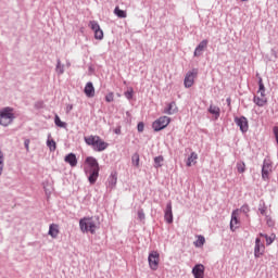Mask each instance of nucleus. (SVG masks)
I'll return each instance as SVG.
<instances>
[{
	"mask_svg": "<svg viewBox=\"0 0 278 278\" xmlns=\"http://www.w3.org/2000/svg\"><path fill=\"white\" fill-rule=\"evenodd\" d=\"M84 92L89 99H92V97H94V86L92 85V83L86 84Z\"/></svg>",
	"mask_w": 278,
	"mask_h": 278,
	"instance_id": "aec40b11",
	"label": "nucleus"
},
{
	"mask_svg": "<svg viewBox=\"0 0 278 278\" xmlns=\"http://www.w3.org/2000/svg\"><path fill=\"white\" fill-rule=\"evenodd\" d=\"M54 123H55L56 127H62V128L66 127V123L62 122V119H60V116H58V115H55V117H54Z\"/></svg>",
	"mask_w": 278,
	"mask_h": 278,
	"instance_id": "bb28decb",
	"label": "nucleus"
},
{
	"mask_svg": "<svg viewBox=\"0 0 278 278\" xmlns=\"http://www.w3.org/2000/svg\"><path fill=\"white\" fill-rule=\"evenodd\" d=\"M205 244V237L198 236V240L194 242V247L201 248Z\"/></svg>",
	"mask_w": 278,
	"mask_h": 278,
	"instance_id": "a878e982",
	"label": "nucleus"
},
{
	"mask_svg": "<svg viewBox=\"0 0 278 278\" xmlns=\"http://www.w3.org/2000/svg\"><path fill=\"white\" fill-rule=\"evenodd\" d=\"M238 216H240V210L237 208L231 214V220H230V229L232 231H236L240 225V220L238 219Z\"/></svg>",
	"mask_w": 278,
	"mask_h": 278,
	"instance_id": "f8f14e48",
	"label": "nucleus"
},
{
	"mask_svg": "<svg viewBox=\"0 0 278 278\" xmlns=\"http://www.w3.org/2000/svg\"><path fill=\"white\" fill-rule=\"evenodd\" d=\"M126 99H131L134 97V89H130L125 92Z\"/></svg>",
	"mask_w": 278,
	"mask_h": 278,
	"instance_id": "e433bc0d",
	"label": "nucleus"
},
{
	"mask_svg": "<svg viewBox=\"0 0 278 278\" xmlns=\"http://www.w3.org/2000/svg\"><path fill=\"white\" fill-rule=\"evenodd\" d=\"M117 181H118V173L116 172L111 173V175L108 178V188H110L111 190H114V188H116Z\"/></svg>",
	"mask_w": 278,
	"mask_h": 278,
	"instance_id": "4468645a",
	"label": "nucleus"
},
{
	"mask_svg": "<svg viewBox=\"0 0 278 278\" xmlns=\"http://www.w3.org/2000/svg\"><path fill=\"white\" fill-rule=\"evenodd\" d=\"M148 262L151 270H157L160 267V253L157 251H152L148 256Z\"/></svg>",
	"mask_w": 278,
	"mask_h": 278,
	"instance_id": "423d86ee",
	"label": "nucleus"
},
{
	"mask_svg": "<svg viewBox=\"0 0 278 278\" xmlns=\"http://www.w3.org/2000/svg\"><path fill=\"white\" fill-rule=\"evenodd\" d=\"M89 27L94 31L96 40H103V29H101V26L97 21H90Z\"/></svg>",
	"mask_w": 278,
	"mask_h": 278,
	"instance_id": "0eeeda50",
	"label": "nucleus"
},
{
	"mask_svg": "<svg viewBox=\"0 0 278 278\" xmlns=\"http://www.w3.org/2000/svg\"><path fill=\"white\" fill-rule=\"evenodd\" d=\"M264 251H266V247L264 245V243H262V240L260 238H256L255 248H254V256L262 257V255H264Z\"/></svg>",
	"mask_w": 278,
	"mask_h": 278,
	"instance_id": "9b49d317",
	"label": "nucleus"
},
{
	"mask_svg": "<svg viewBox=\"0 0 278 278\" xmlns=\"http://www.w3.org/2000/svg\"><path fill=\"white\" fill-rule=\"evenodd\" d=\"M240 212H243V214H249V212H251V210L249 208V205L244 204L243 206H241V208L239 210V214Z\"/></svg>",
	"mask_w": 278,
	"mask_h": 278,
	"instance_id": "c9c22d12",
	"label": "nucleus"
},
{
	"mask_svg": "<svg viewBox=\"0 0 278 278\" xmlns=\"http://www.w3.org/2000/svg\"><path fill=\"white\" fill-rule=\"evenodd\" d=\"M3 161H4L3 152H1L0 150V175L3 173Z\"/></svg>",
	"mask_w": 278,
	"mask_h": 278,
	"instance_id": "f704fd0d",
	"label": "nucleus"
},
{
	"mask_svg": "<svg viewBox=\"0 0 278 278\" xmlns=\"http://www.w3.org/2000/svg\"><path fill=\"white\" fill-rule=\"evenodd\" d=\"M253 101L255 105H258V108H264V104L268 102L266 93L255 96Z\"/></svg>",
	"mask_w": 278,
	"mask_h": 278,
	"instance_id": "dca6fc26",
	"label": "nucleus"
},
{
	"mask_svg": "<svg viewBox=\"0 0 278 278\" xmlns=\"http://www.w3.org/2000/svg\"><path fill=\"white\" fill-rule=\"evenodd\" d=\"M197 75H199V72L197 70H193L186 74L185 88H192V86H194V79H197Z\"/></svg>",
	"mask_w": 278,
	"mask_h": 278,
	"instance_id": "6e6552de",
	"label": "nucleus"
},
{
	"mask_svg": "<svg viewBox=\"0 0 278 278\" xmlns=\"http://www.w3.org/2000/svg\"><path fill=\"white\" fill-rule=\"evenodd\" d=\"M208 112L210 114H213L215 116V118H218L220 116V108L211 104L208 108Z\"/></svg>",
	"mask_w": 278,
	"mask_h": 278,
	"instance_id": "4be33fe9",
	"label": "nucleus"
},
{
	"mask_svg": "<svg viewBox=\"0 0 278 278\" xmlns=\"http://www.w3.org/2000/svg\"><path fill=\"white\" fill-rule=\"evenodd\" d=\"M179 112V109L177 108V103L170 102L167 104V108L164 109V114H177Z\"/></svg>",
	"mask_w": 278,
	"mask_h": 278,
	"instance_id": "a211bd4d",
	"label": "nucleus"
},
{
	"mask_svg": "<svg viewBox=\"0 0 278 278\" xmlns=\"http://www.w3.org/2000/svg\"><path fill=\"white\" fill-rule=\"evenodd\" d=\"M48 236L51 238H58V236H60V225L51 224L49 227Z\"/></svg>",
	"mask_w": 278,
	"mask_h": 278,
	"instance_id": "6ab92c4d",
	"label": "nucleus"
},
{
	"mask_svg": "<svg viewBox=\"0 0 278 278\" xmlns=\"http://www.w3.org/2000/svg\"><path fill=\"white\" fill-rule=\"evenodd\" d=\"M79 227L83 233H91L94 236L97 230L101 227V222H99V217H84L79 220Z\"/></svg>",
	"mask_w": 278,
	"mask_h": 278,
	"instance_id": "f03ea898",
	"label": "nucleus"
},
{
	"mask_svg": "<svg viewBox=\"0 0 278 278\" xmlns=\"http://www.w3.org/2000/svg\"><path fill=\"white\" fill-rule=\"evenodd\" d=\"M162 162H164V156H156L154 159L155 168H160L162 166Z\"/></svg>",
	"mask_w": 278,
	"mask_h": 278,
	"instance_id": "7c9ffc66",
	"label": "nucleus"
},
{
	"mask_svg": "<svg viewBox=\"0 0 278 278\" xmlns=\"http://www.w3.org/2000/svg\"><path fill=\"white\" fill-rule=\"evenodd\" d=\"M85 142L86 144L92 147V149L98 152L105 151V149L110 147V144L105 142L103 139H101V137L99 136L91 135L89 137H85Z\"/></svg>",
	"mask_w": 278,
	"mask_h": 278,
	"instance_id": "7ed1b4c3",
	"label": "nucleus"
},
{
	"mask_svg": "<svg viewBox=\"0 0 278 278\" xmlns=\"http://www.w3.org/2000/svg\"><path fill=\"white\" fill-rule=\"evenodd\" d=\"M105 101L108 103H112V101H114V93L113 92H110L105 96Z\"/></svg>",
	"mask_w": 278,
	"mask_h": 278,
	"instance_id": "72a5a7b5",
	"label": "nucleus"
},
{
	"mask_svg": "<svg viewBox=\"0 0 278 278\" xmlns=\"http://www.w3.org/2000/svg\"><path fill=\"white\" fill-rule=\"evenodd\" d=\"M29 142H30L29 139H26V140L24 141L26 151H29Z\"/></svg>",
	"mask_w": 278,
	"mask_h": 278,
	"instance_id": "ea45409f",
	"label": "nucleus"
},
{
	"mask_svg": "<svg viewBox=\"0 0 278 278\" xmlns=\"http://www.w3.org/2000/svg\"><path fill=\"white\" fill-rule=\"evenodd\" d=\"M241 1H249V0H241Z\"/></svg>",
	"mask_w": 278,
	"mask_h": 278,
	"instance_id": "a18cd8bd",
	"label": "nucleus"
},
{
	"mask_svg": "<svg viewBox=\"0 0 278 278\" xmlns=\"http://www.w3.org/2000/svg\"><path fill=\"white\" fill-rule=\"evenodd\" d=\"M197 160H199V155L195 152H192L188 157L187 166H194V164H197Z\"/></svg>",
	"mask_w": 278,
	"mask_h": 278,
	"instance_id": "5701e85b",
	"label": "nucleus"
},
{
	"mask_svg": "<svg viewBox=\"0 0 278 278\" xmlns=\"http://www.w3.org/2000/svg\"><path fill=\"white\" fill-rule=\"evenodd\" d=\"M64 161L66 162V164H70V166H77V156L73 153L67 154Z\"/></svg>",
	"mask_w": 278,
	"mask_h": 278,
	"instance_id": "412c9836",
	"label": "nucleus"
},
{
	"mask_svg": "<svg viewBox=\"0 0 278 278\" xmlns=\"http://www.w3.org/2000/svg\"><path fill=\"white\" fill-rule=\"evenodd\" d=\"M114 14L115 16H117L118 18H127V11H123L121 10V8L116 7L114 9Z\"/></svg>",
	"mask_w": 278,
	"mask_h": 278,
	"instance_id": "b1692460",
	"label": "nucleus"
},
{
	"mask_svg": "<svg viewBox=\"0 0 278 278\" xmlns=\"http://www.w3.org/2000/svg\"><path fill=\"white\" fill-rule=\"evenodd\" d=\"M12 121H14V110H12V108L1 109L0 125H2V127H8V125H12Z\"/></svg>",
	"mask_w": 278,
	"mask_h": 278,
	"instance_id": "20e7f679",
	"label": "nucleus"
},
{
	"mask_svg": "<svg viewBox=\"0 0 278 278\" xmlns=\"http://www.w3.org/2000/svg\"><path fill=\"white\" fill-rule=\"evenodd\" d=\"M132 164H135V166H137V167L140 166V155L138 153H135L132 155Z\"/></svg>",
	"mask_w": 278,
	"mask_h": 278,
	"instance_id": "c756f323",
	"label": "nucleus"
},
{
	"mask_svg": "<svg viewBox=\"0 0 278 278\" xmlns=\"http://www.w3.org/2000/svg\"><path fill=\"white\" fill-rule=\"evenodd\" d=\"M138 131L142 132L144 131V123L140 122L137 126Z\"/></svg>",
	"mask_w": 278,
	"mask_h": 278,
	"instance_id": "4c0bfd02",
	"label": "nucleus"
},
{
	"mask_svg": "<svg viewBox=\"0 0 278 278\" xmlns=\"http://www.w3.org/2000/svg\"><path fill=\"white\" fill-rule=\"evenodd\" d=\"M73 110V104H67L66 105V112H71Z\"/></svg>",
	"mask_w": 278,
	"mask_h": 278,
	"instance_id": "79ce46f5",
	"label": "nucleus"
},
{
	"mask_svg": "<svg viewBox=\"0 0 278 278\" xmlns=\"http://www.w3.org/2000/svg\"><path fill=\"white\" fill-rule=\"evenodd\" d=\"M170 125V117L168 116H161L159 119L153 122L152 127L154 131H162V129H166Z\"/></svg>",
	"mask_w": 278,
	"mask_h": 278,
	"instance_id": "39448f33",
	"label": "nucleus"
},
{
	"mask_svg": "<svg viewBox=\"0 0 278 278\" xmlns=\"http://www.w3.org/2000/svg\"><path fill=\"white\" fill-rule=\"evenodd\" d=\"M235 123L240 128L242 134L249 131V121L247 119V117H236Z\"/></svg>",
	"mask_w": 278,
	"mask_h": 278,
	"instance_id": "1a4fd4ad",
	"label": "nucleus"
},
{
	"mask_svg": "<svg viewBox=\"0 0 278 278\" xmlns=\"http://www.w3.org/2000/svg\"><path fill=\"white\" fill-rule=\"evenodd\" d=\"M261 238H266V235L260 233Z\"/></svg>",
	"mask_w": 278,
	"mask_h": 278,
	"instance_id": "c03bdc74",
	"label": "nucleus"
},
{
	"mask_svg": "<svg viewBox=\"0 0 278 278\" xmlns=\"http://www.w3.org/2000/svg\"><path fill=\"white\" fill-rule=\"evenodd\" d=\"M47 146L49 147L50 151H55L56 149V143H55V140L53 139H48Z\"/></svg>",
	"mask_w": 278,
	"mask_h": 278,
	"instance_id": "cd10ccee",
	"label": "nucleus"
},
{
	"mask_svg": "<svg viewBox=\"0 0 278 278\" xmlns=\"http://www.w3.org/2000/svg\"><path fill=\"white\" fill-rule=\"evenodd\" d=\"M114 132L117 134V136L121 135V127L115 128Z\"/></svg>",
	"mask_w": 278,
	"mask_h": 278,
	"instance_id": "37998d69",
	"label": "nucleus"
},
{
	"mask_svg": "<svg viewBox=\"0 0 278 278\" xmlns=\"http://www.w3.org/2000/svg\"><path fill=\"white\" fill-rule=\"evenodd\" d=\"M192 275L194 278H204L205 277V266L203 264H197L192 268Z\"/></svg>",
	"mask_w": 278,
	"mask_h": 278,
	"instance_id": "ddd939ff",
	"label": "nucleus"
},
{
	"mask_svg": "<svg viewBox=\"0 0 278 278\" xmlns=\"http://www.w3.org/2000/svg\"><path fill=\"white\" fill-rule=\"evenodd\" d=\"M238 173H244L247 170V164L244 162L237 163Z\"/></svg>",
	"mask_w": 278,
	"mask_h": 278,
	"instance_id": "c85d7f7f",
	"label": "nucleus"
},
{
	"mask_svg": "<svg viewBox=\"0 0 278 278\" xmlns=\"http://www.w3.org/2000/svg\"><path fill=\"white\" fill-rule=\"evenodd\" d=\"M205 49H207V40L204 39L202 40L198 47L194 50V56L199 58V55H201V53H203V51H205Z\"/></svg>",
	"mask_w": 278,
	"mask_h": 278,
	"instance_id": "f3484780",
	"label": "nucleus"
},
{
	"mask_svg": "<svg viewBox=\"0 0 278 278\" xmlns=\"http://www.w3.org/2000/svg\"><path fill=\"white\" fill-rule=\"evenodd\" d=\"M85 173L88 175V180L91 185L97 184V179H99V162L97 159L89 156L85 161Z\"/></svg>",
	"mask_w": 278,
	"mask_h": 278,
	"instance_id": "f257e3e1",
	"label": "nucleus"
},
{
	"mask_svg": "<svg viewBox=\"0 0 278 278\" xmlns=\"http://www.w3.org/2000/svg\"><path fill=\"white\" fill-rule=\"evenodd\" d=\"M275 235H271L268 237V235H265V239H266V244L267 247H269V244H273V242H275Z\"/></svg>",
	"mask_w": 278,
	"mask_h": 278,
	"instance_id": "2f4dec72",
	"label": "nucleus"
},
{
	"mask_svg": "<svg viewBox=\"0 0 278 278\" xmlns=\"http://www.w3.org/2000/svg\"><path fill=\"white\" fill-rule=\"evenodd\" d=\"M257 94H266V87L264 86V80L262 79V77H258Z\"/></svg>",
	"mask_w": 278,
	"mask_h": 278,
	"instance_id": "393cba45",
	"label": "nucleus"
},
{
	"mask_svg": "<svg viewBox=\"0 0 278 278\" xmlns=\"http://www.w3.org/2000/svg\"><path fill=\"white\" fill-rule=\"evenodd\" d=\"M270 173H273V163L269 161H264L262 168V177L265 180H268L270 177Z\"/></svg>",
	"mask_w": 278,
	"mask_h": 278,
	"instance_id": "9d476101",
	"label": "nucleus"
},
{
	"mask_svg": "<svg viewBox=\"0 0 278 278\" xmlns=\"http://www.w3.org/2000/svg\"><path fill=\"white\" fill-rule=\"evenodd\" d=\"M164 218L166 223H168V225L173 223V203L172 202H168L166 204Z\"/></svg>",
	"mask_w": 278,
	"mask_h": 278,
	"instance_id": "2eb2a0df",
	"label": "nucleus"
},
{
	"mask_svg": "<svg viewBox=\"0 0 278 278\" xmlns=\"http://www.w3.org/2000/svg\"><path fill=\"white\" fill-rule=\"evenodd\" d=\"M138 218L140 220H144V212L143 211H138Z\"/></svg>",
	"mask_w": 278,
	"mask_h": 278,
	"instance_id": "58836bf2",
	"label": "nucleus"
},
{
	"mask_svg": "<svg viewBox=\"0 0 278 278\" xmlns=\"http://www.w3.org/2000/svg\"><path fill=\"white\" fill-rule=\"evenodd\" d=\"M56 71H58L59 75H64V65H62V62L60 60L56 65Z\"/></svg>",
	"mask_w": 278,
	"mask_h": 278,
	"instance_id": "473e14b6",
	"label": "nucleus"
},
{
	"mask_svg": "<svg viewBox=\"0 0 278 278\" xmlns=\"http://www.w3.org/2000/svg\"><path fill=\"white\" fill-rule=\"evenodd\" d=\"M267 225L269 227H273V225H275V222H273V219H270V218H267Z\"/></svg>",
	"mask_w": 278,
	"mask_h": 278,
	"instance_id": "a19ab883",
	"label": "nucleus"
}]
</instances>
